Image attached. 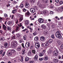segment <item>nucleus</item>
Listing matches in <instances>:
<instances>
[{
  "mask_svg": "<svg viewBox=\"0 0 63 63\" xmlns=\"http://www.w3.org/2000/svg\"><path fill=\"white\" fill-rule=\"evenodd\" d=\"M55 35L56 37L59 39H61L62 37L61 36V34L60 33V32L59 31H57L55 33Z\"/></svg>",
  "mask_w": 63,
  "mask_h": 63,
  "instance_id": "nucleus-1",
  "label": "nucleus"
},
{
  "mask_svg": "<svg viewBox=\"0 0 63 63\" xmlns=\"http://www.w3.org/2000/svg\"><path fill=\"white\" fill-rule=\"evenodd\" d=\"M11 45L12 46V47H16V46H17V43L16 41H14L11 43Z\"/></svg>",
  "mask_w": 63,
  "mask_h": 63,
  "instance_id": "nucleus-2",
  "label": "nucleus"
},
{
  "mask_svg": "<svg viewBox=\"0 0 63 63\" xmlns=\"http://www.w3.org/2000/svg\"><path fill=\"white\" fill-rule=\"evenodd\" d=\"M56 50L54 51L53 53L54 54V56H56L58 54V50H57V49H56Z\"/></svg>",
  "mask_w": 63,
  "mask_h": 63,
  "instance_id": "nucleus-3",
  "label": "nucleus"
},
{
  "mask_svg": "<svg viewBox=\"0 0 63 63\" xmlns=\"http://www.w3.org/2000/svg\"><path fill=\"white\" fill-rule=\"evenodd\" d=\"M35 47L37 48H39L40 47V45L38 43H36L35 44Z\"/></svg>",
  "mask_w": 63,
  "mask_h": 63,
  "instance_id": "nucleus-4",
  "label": "nucleus"
},
{
  "mask_svg": "<svg viewBox=\"0 0 63 63\" xmlns=\"http://www.w3.org/2000/svg\"><path fill=\"white\" fill-rule=\"evenodd\" d=\"M22 49V47L21 46H19L17 48L16 50L18 51H20Z\"/></svg>",
  "mask_w": 63,
  "mask_h": 63,
  "instance_id": "nucleus-5",
  "label": "nucleus"
},
{
  "mask_svg": "<svg viewBox=\"0 0 63 63\" xmlns=\"http://www.w3.org/2000/svg\"><path fill=\"white\" fill-rule=\"evenodd\" d=\"M45 53V50H43L42 52L40 53L39 55V56L41 57L44 55V54Z\"/></svg>",
  "mask_w": 63,
  "mask_h": 63,
  "instance_id": "nucleus-6",
  "label": "nucleus"
},
{
  "mask_svg": "<svg viewBox=\"0 0 63 63\" xmlns=\"http://www.w3.org/2000/svg\"><path fill=\"white\" fill-rule=\"evenodd\" d=\"M30 11L32 13H34L35 12V9L33 8H30Z\"/></svg>",
  "mask_w": 63,
  "mask_h": 63,
  "instance_id": "nucleus-7",
  "label": "nucleus"
},
{
  "mask_svg": "<svg viewBox=\"0 0 63 63\" xmlns=\"http://www.w3.org/2000/svg\"><path fill=\"white\" fill-rule=\"evenodd\" d=\"M30 46V44L29 42H27L25 44V46L26 47H29Z\"/></svg>",
  "mask_w": 63,
  "mask_h": 63,
  "instance_id": "nucleus-8",
  "label": "nucleus"
},
{
  "mask_svg": "<svg viewBox=\"0 0 63 63\" xmlns=\"http://www.w3.org/2000/svg\"><path fill=\"white\" fill-rule=\"evenodd\" d=\"M38 21L39 23H42L44 22V20L42 18H39L38 19Z\"/></svg>",
  "mask_w": 63,
  "mask_h": 63,
  "instance_id": "nucleus-9",
  "label": "nucleus"
},
{
  "mask_svg": "<svg viewBox=\"0 0 63 63\" xmlns=\"http://www.w3.org/2000/svg\"><path fill=\"white\" fill-rule=\"evenodd\" d=\"M34 58L35 60L36 61L37 60H38V56L37 54L34 57Z\"/></svg>",
  "mask_w": 63,
  "mask_h": 63,
  "instance_id": "nucleus-10",
  "label": "nucleus"
},
{
  "mask_svg": "<svg viewBox=\"0 0 63 63\" xmlns=\"http://www.w3.org/2000/svg\"><path fill=\"white\" fill-rule=\"evenodd\" d=\"M3 28L4 30H6L7 31V27L4 25V24H3L2 25Z\"/></svg>",
  "mask_w": 63,
  "mask_h": 63,
  "instance_id": "nucleus-11",
  "label": "nucleus"
},
{
  "mask_svg": "<svg viewBox=\"0 0 63 63\" xmlns=\"http://www.w3.org/2000/svg\"><path fill=\"white\" fill-rule=\"evenodd\" d=\"M53 62L54 63H59V61L57 59H54L53 60Z\"/></svg>",
  "mask_w": 63,
  "mask_h": 63,
  "instance_id": "nucleus-12",
  "label": "nucleus"
},
{
  "mask_svg": "<svg viewBox=\"0 0 63 63\" xmlns=\"http://www.w3.org/2000/svg\"><path fill=\"white\" fill-rule=\"evenodd\" d=\"M40 40L42 41H45V37L44 36H41L40 37Z\"/></svg>",
  "mask_w": 63,
  "mask_h": 63,
  "instance_id": "nucleus-13",
  "label": "nucleus"
},
{
  "mask_svg": "<svg viewBox=\"0 0 63 63\" xmlns=\"http://www.w3.org/2000/svg\"><path fill=\"white\" fill-rule=\"evenodd\" d=\"M25 7L26 8H28L29 7V4L28 3H26L25 4Z\"/></svg>",
  "mask_w": 63,
  "mask_h": 63,
  "instance_id": "nucleus-14",
  "label": "nucleus"
},
{
  "mask_svg": "<svg viewBox=\"0 0 63 63\" xmlns=\"http://www.w3.org/2000/svg\"><path fill=\"white\" fill-rule=\"evenodd\" d=\"M4 47H5V48H7V47H9V44H8V43H6L4 44Z\"/></svg>",
  "mask_w": 63,
  "mask_h": 63,
  "instance_id": "nucleus-15",
  "label": "nucleus"
},
{
  "mask_svg": "<svg viewBox=\"0 0 63 63\" xmlns=\"http://www.w3.org/2000/svg\"><path fill=\"white\" fill-rule=\"evenodd\" d=\"M22 55H24L25 54V49H23L22 51Z\"/></svg>",
  "mask_w": 63,
  "mask_h": 63,
  "instance_id": "nucleus-16",
  "label": "nucleus"
},
{
  "mask_svg": "<svg viewBox=\"0 0 63 63\" xmlns=\"http://www.w3.org/2000/svg\"><path fill=\"white\" fill-rule=\"evenodd\" d=\"M19 7H20L21 8H23V4L22 3H21L20 5L19 6Z\"/></svg>",
  "mask_w": 63,
  "mask_h": 63,
  "instance_id": "nucleus-17",
  "label": "nucleus"
},
{
  "mask_svg": "<svg viewBox=\"0 0 63 63\" xmlns=\"http://www.w3.org/2000/svg\"><path fill=\"white\" fill-rule=\"evenodd\" d=\"M12 23V21H9L7 23V24L8 25H11Z\"/></svg>",
  "mask_w": 63,
  "mask_h": 63,
  "instance_id": "nucleus-18",
  "label": "nucleus"
},
{
  "mask_svg": "<svg viewBox=\"0 0 63 63\" xmlns=\"http://www.w3.org/2000/svg\"><path fill=\"white\" fill-rule=\"evenodd\" d=\"M53 49V48H51L49 49L48 51L49 53H51V52L52 51V49Z\"/></svg>",
  "mask_w": 63,
  "mask_h": 63,
  "instance_id": "nucleus-19",
  "label": "nucleus"
},
{
  "mask_svg": "<svg viewBox=\"0 0 63 63\" xmlns=\"http://www.w3.org/2000/svg\"><path fill=\"white\" fill-rule=\"evenodd\" d=\"M25 25H28L29 23V21L28 20H25Z\"/></svg>",
  "mask_w": 63,
  "mask_h": 63,
  "instance_id": "nucleus-20",
  "label": "nucleus"
},
{
  "mask_svg": "<svg viewBox=\"0 0 63 63\" xmlns=\"http://www.w3.org/2000/svg\"><path fill=\"white\" fill-rule=\"evenodd\" d=\"M10 51L11 53H16V51L13 49L10 50Z\"/></svg>",
  "mask_w": 63,
  "mask_h": 63,
  "instance_id": "nucleus-21",
  "label": "nucleus"
},
{
  "mask_svg": "<svg viewBox=\"0 0 63 63\" xmlns=\"http://www.w3.org/2000/svg\"><path fill=\"white\" fill-rule=\"evenodd\" d=\"M16 36L17 37H16L18 39H19V36H20V35H19V33H18L16 34Z\"/></svg>",
  "mask_w": 63,
  "mask_h": 63,
  "instance_id": "nucleus-22",
  "label": "nucleus"
},
{
  "mask_svg": "<svg viewBox=\"0 0 63 63\" xmlns=\"http://www.w3.org/2000/svg\"><path fill=\"white\" fill-rule=\"evenodd\" d=\"M29 60V58L28 57H27L25 59V62H27Z\"/></svg>",
  "mask_w": 63,
  "mask_h": 63,
  "instance_id": "nucleus-23",
  "label": "nucleus"
},
{
  "mask_svg": "<svg viewBox=\"0 0 63 63\" xmlns=\"http://www.w3.org/2000/svg\"><path fill=\"white\" fill-rule=\"evenodd\" d=\"M41 27L43 28V29H46V26H45V25H43L41 26Z\"/></svg>",
  "mask_w": 63,
  "mask_h": 63,
  "instance_id": "nucleus-24",
  "label": "nucleus"
},
{
  "mask_svg": "<svg viewBox=\"0 0 63 63\" xmlns=\"http://www.w3.org/2000/svg\"><path fill=\"white\" fill-rule=\"evenodd\" d=\"M48 42L49 43H51L53 42V40L51 39H50L49 40Z\"/></svg>",
  "mask_w": 63,
  "mask_h": 63,
  "instance_id": "nucleus-25",
  "label": "nucleus"
},
{
  "mask_svg": "<svg viewBox=\"0 0 63 63\" xmlns=\"http://www.w3.org/2000/svg\"><path fill=\"white\" fill-rule=\"evenodd\" d=\"M30 18L31 20H34V19H35L33 16H30Z\"/></svg>",
  "mask_w": 63,
  "mask_h": 63,
  "instance_id": "nucleus-26",
  "label": "nucleus"
},
{
  "mask_svg": "<svg viewBox=\"0 0 63 63\" xmlns=\"http://www.w3.org/2000/svg\"><path fill=\"white\" fill-rule=\"evenodd\" d=\"M34 40L36 41H38L39 40V38H38V37H36L34 38Z\"/></svg>",
  "mask_w": 63,
  "mask_h": 63,
  "instance_id": "nucleus-27",
  "label": "nucleus"
},
{
  "mask_svg": "<svg viewBox=\"0 0 63 63\" xmlns=\"http://www.w3.org/2000/svg\"><path fill=\"white\" fill-rule=\"evenodd\" d=\"M48 58V57H47V56H45L44 58V60L46 61L47 60Z\"/></svg>",
  "mask_w": 63,
  "mask_h": 63,
  "instance_id": "nucleus-28",
  "label": "nucleus"
},
{
  "mask_svg": "<svg viewBox=\"0 0 63 63\" xmlns=\"http://www.w3.org/2000/svg\"><path fill=\"white\" fill-rule=\"evenodd\" d=\"M63 4V1H60V2L59 3V5H62Z\"/></svg>",
  "mask_w": 63,
  "mask_h": 63,
  "instance_id": "nucleus-29",
  "label": "nucleus"
},
{
  "mask_svg": "<svg viewBox=\"0 0 63 63\" xmlns=\"http://www.w3.org/2000/svg\"><path fill=\"white\" fill-rule=\"evenodd\" d=\"M32 52L34 54L36 53V51L35 50H32Z\"/></svg>",
  "mask_w": 63,
  "mask_h": 63,
  "instance_id": "nucleus-30",
  "label": "nucleus"
},
{
  "mask_svg": "<svg viewBox=\"0 0 63 63\" xmlns=\"http://www.w3.org/2000/svg\"><path fill=\"white\" fill-rule=\"evenodd\" d=\"M31 3H32V4H34V3H35V0H32L31 1Z\"/></svg>",
  "mask_w": 63,
  "mask_h": 63,
  "instance_id": "nucleus-31",
  "label": "nucleus"
},
{
  "mask_svg": "<svg viewBox=\"0 0 63 63\" xmlns=\"http://www.w3.org/2000/svg\"><path fill=\"white\" fill-rule=\"evenodd\" d=\"M0 41H4V37H2L1 38V39H0Z\"/></svg>",
  "mask_w": 63,
  "mask_h": 63,
  "instance_id": "nucleus-32",
  "label": "nucleus"
},
{
  "mask_svg": "<svg viewBox=\"0 0 63 63\" xmlns=\"http://www.w3.org/2000/svg\"><path fill=\"white\" fill-rule=\"evenodd\" d=\"M19 27H17L16 28V32H17L19 30H18V29H19Z\"/></svg>",
  "mask_w": 63,
  "mask_h": 63,
  "instance_id": "nucleus-33",
  "label": "nucleus"
},
{
  "mask_svg": "<svg viewBox=\"0 0 63 63\" xmlns=\"http://www.w3.org/2000/svg\"><path fill=\"white\" fill-rule=\"evenodd\" d=\"M16 10H13L12 11V13L13 14H15L16 13Z\"/></svg>",
  "mask_w": 63,
  "mask_h": 63,
  "instance_id": "nucleus-34",
  "label": "nucleus"
},
{
  "mask_svg": "<svg viewBox=\"0 0 63 63\" xmlns=\"http://www.w3.org/2000/svg\"><path fill=\"white\" fill-rule=\"evenodd\" d=\"M36 34H37V32H35L33 33V36H35V35H36Z\"/></svg>",
  "mask_w": 63,
  "mask_h": 63,
  "instance_id": "nucleus-35",
  "label": "nucleus"
},
{
  "mask_svg": "<svg viewBox=\"0 0 63 63\" xmlns=\"http://www.w3.org/2000/svg\"><path fill=\"white\" fill-rule=\"evenodd\" d=\"M22 19H23V17H21L19 19L20 21H22Z\"/></svg>",
  "mask_w": 63,
  "mask_h": 63,
  "instance_id": "nucleus-36",
  "label": "nucleus"
},
{
  "mask_svg": "<svg viewBox=\"0 0 63 63\" xmlns=\"http://www.w3.org/2000/svg\"><path fill=\"white\" fill-rule=\"evenodd\" d=\"M31 52H28V55L29 56H30V55H31Z\"/></svg>",
  "mask_w": 63,
  "mask_h": 63,
  "instance_id": "nucleus-37",
  "label": "nucleus"
},
{
  "mask_svg": "<svg viewBox=\"0 0 63 63\" xmlns=\"http://www.w3.org/2000/svg\"><path fill=\"white\" fill-rule=\"evenodd\" d=\"M23 38L24 40H26V36L25 35L24 36Z\"/></svg>",
  "mask_w": 63,
  "mask_h": 63,
  "instance_id": "nucleus-38",
  "label": "nucleus"
},
{
  "mask_svg": "<svg viewBox=\"0 0 63 63\" xmlns=\"http://www.w3.org/2000/svg\"><path fill=\"white\" fill-rule=\"evenodd\" d=\"M29 63H34V62L33 60H31L29 61Z\"/></svg>",
  "mask_w": 63,
  "mask_h": 63,
  "instance_id": "nucleus-39",
  "label": "nucleus"
},
{
  "mask_svg": "<svg viewBox=\"0 0 63 63\" xmlns=\"http://www.w3.org/2000/svg\"><path fill=\"white\" fill-rule=\"evenodd\" d=\"M7 30H11V28L10 27H8L7 28Z\"/></svg>",
  "mask_w": 63,
  "mask_h": 63,
  "instance_id": "nucleus-40",
  "label": "nucleus"
},
{
  "mask_svg": "<svg viewBox=\"0 0 63 63\" xmlns=\"http://www.w3.org/2000/svg\"><path fill=\"white\" fill-rule=\"evenodd\" d=\"M42 12L44 13V15H45V14H46L47 13V11H46V10H44Z\"/></svg>",
  "mask_w": 63,
  "mask_h": 63,
  "instance_id": "nucleus-41",
  "label": "nucleus"
},
{
  "mask_svg": "<svg viewBox=\"0 0 63 63\" xmlns=\"http://www.w3.org/2000/svg\"><path fill=\"white\" fill-rule=\"evenodd\" d=\"M44 59V58H41L39 59V60L40 61H42Z\"/></svg>",
  "mask_w": 63,
  "mask_h": 63,
  "instance_id": "nucleus-42",
  "label": "nucleus"
},
{
  "mask_svg": "<svg viewBox=\"0 0 63 63\" xmlns=\"http://www.w3.org/2000/svg\"><path fill=\"white\" fill-rule=\"evenodd\" d=\"M57 43L59 44V45H60V44H61V42L60 41H57Z\"/></svg>",
  "mask_w": 63,
  "mask_h": 63,
  "instance_id": "nucleus-43",
  "label": "nucleus"
},
{
  "mask_svg": "<svg viewBox=\"0 0 63 63\" xmlns=\"http://www.w3.org/2000/svg\"><path fill=\"white\" fill-rule=\"evenodd\" d=\"M29 29L30 30V32H32V31L33 30V29L31 28H29Z\"/></svg>",
  "mask_w": 63,
  "mask_h": 63,
  "instance_id": "nucleus-44",
  "label": "nucleus"
},
{
  "mask_svg": "<svg viewBox=\"0 0 63 63\" xmlns=\"http://www.w3.org/2000/svg\"><path fill=\"white\" fill-rule=\"evenodd\" d=\"M4 16H5V17H8V15L6 14H4Z\"/></svg>",
  "mask_w": 63,
  "mask_h": 63,
  "instance_id": "nucleus-45",
  "label": "nucleus"
},
{
  "mask_svg": "<svg viewBox=\"0 0 63 63\" xmlns=\"http://www.w3.org/2000/svg\"><path fill=\"white\" fill-rule=\"evenodd\" d=\"M51 38H52V39H54L55 37L54 36V35L52 34L51 36Z\"/></svg>",
  "mask_w": 63,
  "mask_h": 63,
  "instance_id": "nucleus-46",
  "label": "nucleus"
},
{
  "mask_svg": "<svg viewBox=\"0 0 63 63\" xmlns=\"http://www.w3.org/2000/svg\"><path fill=\"white\" fill-rule=\"evenodd\" d=\"M26 14V15L28 16H29L30 15V13L29 12H28Z\"/></svg>",
  "mask_w": 63,
  "mask_h": 63,
  "instance_id": "nucleus-47",
  "label": "nucleus"
},
{
  "mask_svg": "<svg viewBox=\"0 0 63 63\" xmlns=\"http://www.w3.org/2000/svg\"><path fill=\"white\" fill-rule=\"evenodd\" d=\"M6 57H8V56H10V55H9V53H7V55H6Z\"/></svg>",
  "mask_w": 63,
  "mask_h": 63,
  "instance_id": "nucleus-48",
  "label": "nucleus"
},
{
  "mask_svg": "<svg viewBox=\"0 0 63 63\" xmlns=\"http://www.w3.org/2000/svg\"><path fill=\"white\" fill-rule=\"evenodd\" d=\"M22 10L23 12H26V9L25 8H23Z\"/></svg>",
  "mask_w": 63,
  "mask_h": 63,
  "instance_id": "nucleus-49",
  "label": "nucleus"
},
{
  "mask_svg": "<svg viewBox=\"0 0 63 63\" xmlns=\"http://www.w3.org/2000/svg\"><path fill=\"white\" fill-rule=\"evenodd\" d=\"M59 0H55V2H56L57 3H58Z\"/></svg>",
  "mask_w": 63,
  "mask_h": 63,
  "instance_id": "nucleus-50",
  "label": "nucleus"
},
{
  "mask_svg": "<svg viewBox=\"0 0 63 63\" xmlns=\"http://www.w3.org/2000/svg\"><path fill=\"white\" fill-rule=\"evenodd\" d=\"M3 50H1L0 51V54H2V52H3Z\"/></svg>",
  "mask_w": 63,
  "mask_h": 63,
  "instance_id": "nucleus-51",
  "label": "nucleus"
},
{
  "mask_svg": "<svg viewBox=\"0 0 63 63\" xmlns=\"http://www.w3.org/2000/svg\"><path fill=\"white\" fill-rule=\"evenodd\" d=\"M24 48H25V47L24 46V44L23 43L21 45Z\"/></svg>",
  "mask_w": 63,
  "mask_h": 63,
  "instance_id": "nucleus-52",
  "label": "nucleus"
},
{
  "mask_svg": "<svg viewBox=\"0 0 63 63\" xmlns=\"http://www.w3.org/2000/svg\"><path fill=\"white\" fill-rule=\"evenodd\" d=\"M23 42V39H21L19 40V42L20 43H22Z\"/></svg>",
  "mask_w": 63,
  "mask_h": 63,
  "instance_id": "nucleus-53",
  "label": "nucleus"
},
{
  "mask_svg": "<svg viewBox=\"0 0 63 63\" xmlns=\"http://www.w3.org/2000/svg\"><path fill=\"white\" fill-rule=\"evenodd\" d=\"M5 52H4L2 54V56H4V55H5Z\"/></svg>",
  "mask_w": 63,
  "mask_h": 63,
  "instance_id": "nucleus-54",
  "label": "nucleus"
},
{
  "mask_svg": "<svg viewBox=\"0 0 63 63\" xmlns=\"http://www.w3.org/2000/svg\"><path fill=\"white\" fill-rule=\"evenodd\" d=\"M50 8H51V9H53V6L51 5L50 6Z\"/></svg>",
  "mask_w": 63,
  "mask_h": 63,
  "instance_id": "nucleus-55",
  "label": "nucleus"
},
{
  "mask_svg": "<svg viewBox=\"0 0 63 63\" xmlns=\"http://www.w3.org/2000/svg\"><path fill=\"white\" fill-rule=\"evenodd\" d=\"M61 48L62 49H63V44H62L61 46Z\"/></svg>",
  "mask_w": 63,
  "mask_h": 63,
  "instance_id": "nucleus-56",
  "label": "nucleus"
},
{
  "mask_svg": "<svg viewBox=\"0 0 63 63\" xmlns=\"http://www.w3.org/2000/svg\"><path fill=\"white\" fill-rule=\"evenodd\" d=\"M58 26L59 27H61V24H59L58 25Z\"/></svg>",
  "mask_w": 63,
  "mask_h": 63,
  "instance_id": "nucleus-57",
  "label": "nucleus"
},
{
  "mask_svg": "<svg viewBox=\"0 0 63 63\" xmlns=\"http://www.w3.org/2000/svg\"><path fill=\"white\" fill-rule=\"evenodd\" d=\"M12 39H15V36H14L12 37Z\"/></svg>",
  "mask_w": 63,
  "mask_h": 63,
  "instance_id": "nucleus-58",
  "label": "nucleus"
},
{
  "mask_svg": "<svg viewBox=\"0 0 63 63\" xmlns=\"http://www.w3.org/2000/svg\"><path fill=\"white\" fill-rule=\"evenodd\" d=\"M48 2V0H47L46 1V2H45L44 3H47Z\"/></svg>",
  "mask_w": 63,
  "mask_h": 63,
  "instance_id": "nucleus-59",
  "label": "nucleus"
},
{
  "mask_svg": "<svg viewBox=\"0 0 63 63\" xmlns=\"http://www.w3.org/2000/svg\"><path fill=\"white\" fill-rule=\"evenodd\" d=\"M9 53V55L10 56H11V55H12V53L11 52H9L8 53Z\"/></svg>",
  "mask_w": 63,
  "mask_h": 63,
  "instance_id": "nucleus-60",
  "label": "nucleus"
},
{
  "mask_svg": "<svg viewBox=\"0 0 63 63\" xmlns=\"http://www.w3.org/2000/svg\"><path fill=\"white\" fill-rule=\"evenodd\" d=\"M50 14H53V11H51L50 12Z\"/></svg>",
  "mask_w": 63,
  "mask_h": 63,
  "instance_id": "nucleus-61",
  "label": "nucleus"
},
{
  "mask_svg": "<svg viewBox=\"0 0 63 63\" xmlns=\"http://www.w3.org/2000/svg\"><path fill=\"white\" fill-rule=\"evenodd\" d=\"M20 61L21 62H23V59H21V60H20Z\"/></svg>",
  "mask_w": 63,
  "mask_h": 63,
  "instance_id": "nucleus-62",
  "label": "nucleus"
},
{
  "mask_svg": "<svg viewBox=\"0 0 63 63\" xmlns=\"http://www.w3.org/2000/svg\"><path fill=\"white\" fill-rule=\"evenodd\" d=\"M2 32H3V31L2 30H0V32L1 34H2Z\"/></svg>",
  "mask_w": 63,
  "mask_h": 63,
  "instance_id": "nucleus-63",
  "label": "nucleus"
},
{
  "mask_svg": "<svg viewBox=\"0 0 63 63\" xmlns=\"http://www.w3.org/2000/svg\"><path fill=\"white\" fill-rule=\"evenodd\" d=\"M60 63H63V61H60L59 62Z\"/></svg>",
  "mask_w": 63,
  "mask_h": 63,
  "instance_id": "nucleus-64",
  "label": "nucleus"
}]
</instances>
